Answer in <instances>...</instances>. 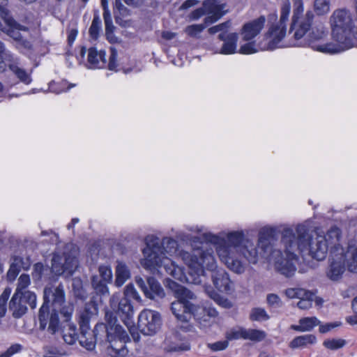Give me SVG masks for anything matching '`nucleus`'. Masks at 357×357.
I'll use <instances>...</instances> for the list:
<instances>
[{"instance_id": "7c9ffc66", "label": "nucleus", "mask_w": 357, "mask_h": 357, "mask_svg": "<svg viewBox=\"0 0 357 357\" xmlns=\"http://www.w3.org/2000/svg\"><path fill=\"white\" fill-rule=\"evenodd\" d=\"M309 291L303 288L295 287L288 288L285 290L284 294L289 299H298L303 298Z\"/></svg>"}, {"instance_id": "de8ad7c7", "label": "nucleus", "mask_w": 357, "mask_h": 357, "mask_svg": "<svg viewBox=\"0 0 357 357\" xmlns=\"http://www.w3.org/2000/svg\"><path fill=\"white\" fill-rule=\"evenodd\" d=\"M354 315L347 317V321L350 324H357V296L352 301Z\"/></svg>"}, {"instance_id": "69168bd1", "label": "nucleus", "mask_w": 357, "mask_h": 357, "mask_svg": "<svg viewBox=\"0 0 357 357\" xmlns=\"http://www.w3.org/2000/svg\"><path fill=\"white\" fill-rule=\"evenodd\" d=\"M313 301H314L316 305L317 306H321L324 303V300L320 297L316 296L315 295Z\"/></svg>"}, {"instance_id": "774afa93", "label": "nucleus", "mask_w": 357, "mask_h": 357, "mask_svg": "<svg viewBox=\"0 0 357 357\" xmlns=\"http://www.w3.org/2000/svg\"><path fill=\"white\" fill-rule=\"evenodd\" d=\"M128 6H135L137 3V0H123Z\"/></svg>"}, {"instance_id": "a19ab883", "label": "nucleus", "mask_w": 357, "mask_h": 357, "mask_svg": "<svg viewBox=\"0 0 357 357\" xmlns=\"http://www.w3.org/2000/svg\"><path fill=\"white\" fill-rule=\"evenodd\" d=\"M60 310V312L65 318V320L68 321L72 317L74 311V307L71 303H64L60 307H57V310Z\"/></svg>"}, {"instance_id": "20e7f679", "label": "nucleus", "mask_w": 357, "mask_h": 357, "mask_svg": "<svg viewBox=\"0 0 357 357\" xmlns=\"http://www.w3.org/2000/svg\"><path fill=\"white\" fill-rule=\"evenodd\" d=\"M167 285L178 299L172 303L171 310L178 321L188 322L193 317L202 326L206 327L210 324V319L218 315L216 310L208 305L192 304L190 301L195 298V294L177 282L169 280Z\"/></svg>"}, {"instance_id": "aec40b11", "label": "nucleus", "mask_w": 357, "mask_h": 357, "mask_svg": "<svg viewBox=\"0 0 357 357\" xmlns=\"http://www.w3.org/2000/svg\"><path fill=\"white\" fill-rule=\"evenodd\" d=\"M105 63L106 59L105 51H98L96 47L89 49L87 59V66L89 68H102L105 67Z\"/></svg>"}, {"instance_id": "bb28decb", "label": "nucleus", "mask_w": 357, "mask_h": 357, "mask_svg": "<svg viewBox=\"0 0 357 357\" xmlns=\"http://www.w3.org/2000/svg\"><path fill=\"white\" fill-rule=\"evenodd\" d=\"M204 289L208 296L219 305L226 308L231 306L229 301L227 298L218 294L212 287L206 286L204 287Z\"/></svg>"}, {"instance_id": "cd10ccee", "label": "nucleus", "mask_w": 357, "mask_h": 357, "mask_svg": "<svg viewBox=\"0 0 357 357\" xmlns=\"http://www.w3.org/2000/svg\"><path fill=\"white\" fill-rule=\"evenodd\" d=\"M20 303L24 304L26 307L29 305L31 308L33 309L36 307V295L30 291H25L20 296Z\"/></svg>"}, {"instance_id": "49530a36", "label": "nucleus", "mask_w": 357, "mask_h": 357, "mask_svg": "<svg viewBox=\"0 0 357 357\" xmlns=\"http://www.w3.org/2000/svg\"><path fill=\"white\" fill-rule=\"evenodd\" d=\"M341 325V322L335 321L332 323H328L326 324H319V331L321 333H326L331 331L332 329L337 328Z\"/></svg>"}, {"instance_id": "6ab92c4d", "label": "nucleus", "mask_w": 357, "mask_h": 357, "mask_svg": "<svg viewBox=\"0 0 357 357\" xmlns=\"http://www.w3.org/2000/svg\"><path fill=\"white\" fill-rule=\"evenodd\" d=\"M218 38L223 41V44L220 49L217 50L215 52L221 54H234L237 52V42L238 35L236 33H228L225 35L224 33H220Z\"/></svg>"}, {"instance_id": "0eeeda50", "label": "nucleus", "mask_w": 357, "mask_h": 357, "mask_svg": "<svg viewBox=\"0 0 357 357\" xmlns=\"http://www.w3.org/2000/svg\"><path fill=\"white\" fill-rule=\"evenodd\" d=\"M65 303V292L62 285L47 287L44 289V303L39 310L40 328L55 333L59 327L57 307Z\"/></svg>"}, {"instance_id": "e433bc0d", "label": "nucleus", "mask_w": 357, "mask_h": 357, "mask_svg": "<svg viewBox=\"0 0 357 357\" xmlns=\"http://www.w3.org/2000/svg\"><path fill=\"white\" fill-rule=\"evenodd\" d=\"M20 30H26L25 27L17 23V25L13 27L8 26L6 31L7 34L13 38L17 43L22 38L21 33H20Z\"/></svg>"}, {"instance_id": "338daca9", "label": "nucleus", "mask_w": 357, "mask_h": 357, "mask_svg": "<svg viewBox=\"0 0 357 357\" xmlns=\"http://www.w3.org/2000/svg\"><path fill=\"white\" fill-rule=\"evenodd\" d=\"M101 4L102 6L104 13L106 12V13H109L108 8H107V0H101Z\"/></svg>"}, {"instance_id": "393cba45", "label": "nucleus", "mask_w": 357, "mask_h": 357, "mask_svg": "<svg viewBox=\"0 0 357 357\" xmlns=\"http://www.w3.org/2000/svg\"><path fill=\"white\" fill-rule=\"evenodd\" d=\"M63 338L68 344H73L79 338L76 327L71 324H67L63 331Z\"/></svg>"}, {"instance_id": "13d9d810", "label": "nucleus", "mask_w": 357, "mask_h": 357, "mask_svg": "<svg viewBox=\"0 0 357 357\" xmlns=\"http://www.w3.org/2000/svg\"><path fill=\"white\" fill-rule=\"evenodd\" d=\"M114 8L119 10L121 14L127 13V8L121 3V0H115Z\"/></svg>"}, {"instance_id": "58836bf2", "label": "nucleus", "mask_w": 357, "mask_h": 357, "mask_svg": "<svg viewBox=\"0 0 357 357\" xmlns=\"http://www.w3.org/2000/svg\"><path fill=\"white\" fill-rule=\"evenodd\" d=\"M11 293L10 288H6L0 296V318L3 317L6 311V303Z\"/></svg>"}, {"instance_id": "f3484780", "label": "nucleus", "mask_w": 357, "mask_h": 357, "mask_svg": "<svg viewBox=\"0 0 357 357\" xmlns=\"http://www.w3.org/2000/svg\"><path fill=\"white\" fill-rule=\"evenodd\" d=\"M266 19L261 15L245 23L241 31V34L244 40H251L261 31L264 27Z\"/></svg>"}, {"instance_id": "39448f33", "label": "nucleus", "mask_w": 357, "mask_h": 357, "mask_svg": "<svg viewBox=\"0 0 357 357\" xmlns=\"http://www.w3.org/2000/svg\"><path fill=\"white\" fill-rule=\"evenodd\" d=\"M290 11L289 0L284 1L280 10L279 22L270 26L263 40L257 45L255 43H245L240 47L239 53L251 54L258 51L273 50L282 47V40L287 34V24L289 21Z\"/></svg>"}, {"instance_id": "bf43d9fd", "label": "nucleus", "mask_w": 357, "mask_h": 357, "mask_svg": "<svg viewBox=\"0 0 357 357\" xmlns=\"http://www.w3.org/2000/svg\"><path fill=\"white\" fill-rule=\"evenodd\" d=\"M11 265L15 266L16 268H20L23 267L22 259L20 257H14Z\"/></svg>"}, {"instance_id": "ddd939ff", "label": "nucleus", "mask_w": 357, "mask_h": 357, "mask_svg": "<svg viewBox=\"0 0 357 357\" xmlns=\"http://www.w3.org/2000/svg\"><path fill=\"white\" fill-rule=\"evenodd\" d=\"M138 326L144 335L155 334L160 326L159 313L151 310H144L139 315Z\"/></svg>"}, {"instance_id": "37998d69", "label": "nucleus", "mask_w": 357, "mask_h": 357, "mask_svg": "<svg viewBox=\"0 0 357 357\" xmlns=\"http://www.w3.org/2000/svg\"><path fill=\"white\" fill-rule=\"evenodd\" d=\"M229 346V340L218 341L213 343L208 344V347L213 351H220L225 350Z\"/></svg>"}, {"instance_id": "864d4df0", "label": "nucleus", "mask_w": 357, "mask_h": 357, "mask_svg": "<svg viewBox=\"0 0 357 357\" xmlns=\"http://www.w3.org/2000/svg\"><path fill=\"white\" fill-rule=\"evenodd\" d=\"M103 15L105 24V32L113 31L114 26L112 24L110 13H106V12H105Z\"/></svg>"}, {"instance_id": "2f4dec72", "label": "nucleus", "mask_w": 357, "mask_h": 357, "mask_svg": "<svg viewBox=\"0 0 357 357\" xmlns=\"http://www.w3.org/2000/svg\"><path fill=\"white\" fill-rule=\"evenodd\" d=\"M244 333V340H250L252 341L259 342L266 336V334L263 331L257 329H245Z\"/></svg>"}, {"instance_id": "b1692460", "label": "nucleus", "mask_w": 357, "mask_h": 357, "mask_svg": "<svg viewBox=\"0 0 357 357\" xmlns=\"http://www.w3.org/2000/svg\"><path fill=\"white\" fill-rule=\"evenodd\" d=\"M316 342L317 337L314 335L306 334L294 337L289 343V347L294 349L304 348Z\"/></svg>"}, {"instance_id": "9b49d317", "label": "nucleus", "mask_w": 357, "mask_h": 357, "mask_svg": "<svg viewBox=\"0 0 357 357\" xmlns=\"http://www.w3.org/2000/svg\"><path fill=\"white\" fill-rule=\"evenodd\" d=\"M77 266V259L75 252L64 253L61 255L55 252L52 259V271L56 275L65 274L66 276H70Z\"/></svg>"}, {"instance_id": "a18cd8bd", "label": "nucleus", "mask_w": 357, "mask_h": 357, "mask_svg": "<svg viewBox=\"0 0 357 357\" xmlns=\"http://www.w3.org/2000/svg\"><path fill=\"white\" fill-rule=\"evenodd\" d=\"M117 52L115 48L111 47L110 48V56H109V69L111 70H116L117 67Z\"/></svg>"}, {"instance_id": "f8f14e48", "label": "nucleus", "mask_w": 357, "mask_h": 357, "mask_svg": "<svg viewBox=\"0 0 357 357\" xmlns=\"http://www.w3.org/2000/svg\"><path fill=\"white\" fill-rule=\"evenodd\" d=\"M30 277L27 274H22L17 280V286L15 294L10 301V309L13 311V315L19 318L26 312V307L20 303V296L30 285Z\"/></svg>"}, {"instance_id": "c85d7f7f", "label": "nucleus", "mask_w": 357, "mask_h": 357, "mask_svg": "<svg viewBox=\"0 0 357 357\" xmlns=\"http://www.w3.org/2000/svg\"><path fill=\"white\" fill-rule=\"evenodd\" d=\"M250 318L252 321H264L269 319L270 317L265 309L255 307L250 312Z\"/></svg>"}, {"instance_id": "4468645a", "label": "nucleus", "mask_w": 357, "mask_h": 357, "mask_svg": "<svg viewBox=\"0 0 357 357\" xmlns=\"http://www.w3.org/2000/svg\"><path fill=\"white\" fill-rule=\"evenodd\" d=\"M99 276L94 275L92 278V286L96 291L100 294H107L109 293L107 283L112 282V271L111 267L107 265H102L98 268Z\"/></svg>"}, {"instance_id": "a211bd4d", "label": "nucleus", "mask_w": 357, "mask_h": 357, "mask_svg": "<svg viewBox=\"0 0 357 357\" xmlns=\"http://www.w3.org/2000/svg\"><path fill=\"white\" fill-rule=\"evenodd\" d=\"M320 40L321 39L313 41L310 45H306L305 47L311 46L312 48L315 51H317V52H319L321 53H324V54H330L340 53V52H344L345 50H349L351 48L356 47L355 46L350 44L349 43H344V44L340 41H335V43H328L323 44V45H314V43L316 41H318Z\"/></svg>"}, {"instance_id": "c03bdc74", "label": "nucleus", "mask_w": 357, "mask_h": 357, "mask_svg": "<svg viewBox=\"0 0 357 357\" xmlns=\"http://www.w3.org/2000/svg\"><path fill=\"white\" fill-rule=\"evenodd\" d=\"M230 23L229 22H226L224 23L219 24L218 25L213 26L208 29V31L210 34H215L218 32L224 33L227 35V30L229 28Z\"/></svg>"}, {"instance_id": "4c0bfd02", "label": "nucleus", "mask_w": 357, "mask_h": 357, "mask_svg": "<svg viewBox=\"0 0 357 357\" xmlns=\"http://www.w3.org/2000/svg\"><path fill=\"white\" fill-rule=\"evenodd\" d=\"M96 313V308L92 304H86L83 312L79 315V321H82L86 319L87 321H90V319L93 315Z\"/></svg>"}, {"instance_id": "ea45409f", "label": "nucleus", "mask_w": 357, "mask_h": 357, "mask_svg": "<svg viewBox=\"0 0 357 357\" xmlns=\"http://www.w3.org/2000/svg\"><path fill=\"white\" fill-rule=\"evenodd\" d=\"M101 28V20L99 17H93L91 25L89 29V33L92 38L96 39L98 36Z\"/></svg>"}, {"instance_id": "5701e85b", "label": "nucleus", "mask_w": 357, "mask_h": 357, "mask_svg": "<svg viewBox=\"0 0 357 357\" xmlns=\"http://www.w3.org/2000/svg\"><path fill=\"white\" fill-rule=\"evenodd\" d=\"M115 277V285L118 287H121L130 278V271L125 263L117 262Z\"/></svg>"}, {"instance_id": "e2e57ef3", "label": "nucleus", "mask_w": 357, "mask_h": 357, "mask_svg": "<svg viewBox=\"0 0 357 357\" xmlns=\"http://www.w3.org/2000/svg\"><path fill=\"white\" fill-rule=\"evenodd\" d=\"M105 34H106V37L107 38V40L110 42V43H115L116 42L117 40V38L114 36V35L113 34V31H108V32H105Z\"/></svg>"}, {"instance_id": "6e6d98bb", "label": "nucleus", "mask_w": 357, "mask_h": 357, "mask_svg": "<svg viewBox=\"0 0 357 357\" xmlns=\"http://www.w3.org/2000/svg\"><path fill=\"white\" fill-rule=\"evenodd\" d=\"M20 271V270L19 268L10 264V268L7 273L8 279L10 280H14L18 275Z\"/></svg>"}, {"instance_id": "f03ea898", "label": "nucleus", "mask_w": 357, "mask_h": 357, "mask_svg": "<svg viewBox=\"0 0 357 357\" xmlns=\"http://www.w3.org/2000/svg\"><path fill=\"white\" fill-rule=\"evenodd\" d=\"M312 230L310 220L296 225V234L291 227L284 226L281 233V244L284 249V254L280 250L273 249L268 242L270 249L267 250L263 259L273 264L280 273L290 277L296 270L297 250L321 261L326 258L330 247L329 265L326 270V276L332 281H338L345 271L344 248L340 243V229L337 227H332L325 233L317 229L315 231L316 238L314 239L310 238V232Z\"/></svg>"}, {"instance_id": "680f3d73", "label": "nucleus", "mask_w": 357, "mask_h": 357, "mask_svg": "<svg viewBox=\"0 0 357 357\" xmlns=\"http://www.w3.org/2000/svg\"><path fill=\"white\" fill-rule=\"evenodd\" d=\"M176 34L170 31H164L162 34L163 38L166 40H172L175 37Z\"/></svg>"}, {"instance_id": "09e8293b", "label": "nucleus", "mask_w": 357, "mask_h": 357, "mask_svg": "<svg viewBox=\"0 0 357 357\" xmlns=\"http://www.w3.org/2000/svg\"><path fill=\"white\" fill-rule=\"evenodd\" d=\"M267 303L269 305L273 307H279L281 305L280 298L275 294H270L266 298Z\"/></svg>"}, {"instance_id": "c9c22d12", "label": "nucleus", "mask_w": 357, "mask_h": 357, "mask_svg": "<svg viewBox=\"0 0 357 357\" xmlns=\"http://www.w3.org/2000/svg\"><path fill=\"white\" fill-rule=\"evenodd\" d=\"M206 26L205 23L192 24L185 28V32L191 37H198Z\"/></svg>"}, {"instance_id": "603ef678", "label": "nucleus", "mask_w": 357, "mask_h": 357, "mask_svg": "<svg viewBox=\"0 0 357 357\" xmlns=\"http://www.w3.org/2000/svg\"><path fill=\"white\" fill-rule=\"evenodd\" d=\"M80 326V335H87V334H93V331L91 330L89 326V321H87L86 319L82 321H79Z\"/></svg>"}, {"instance_id": "9d476101", "label": "nucleus", "mask_w": 357, "mask_h": 357, "mask_svg": "<svg viewBox=\"0 0 357 357\" xmlns=\"http://www.w3.org/2000/svg\"><path fill=\"white\" fill-rule=\"evenodd\" d=\"M225 8L226 4L220 3L216 0H205L203 2V7L193 10L189 18L190 20H197L206 14L204 23L209 25L217 22L226 13Z\"/></svg>"}, {"instance_id": "8fccbe9b", "label": "nucleus", "mask_w": 357, "mask_h": 357, "mask_svg": "<svg viewBox=\"0 0 357 357\" xmlns=\"http://www.w3.org/2000/svg\"><path fill=\"white\" fill-rule=\"evenodd\" d=\"M21 349L20 344L11 345L5 352L0 355V357H11L14 354L18 353Z\"/></svg>"}, {"instance_id": "a878e982", "label": "nucleus", "mask_w": 357, "mask_h": 357, "mask_svg": "<svg viewBox=\"0 0 357 357\" xmlns=\"http://www.w3.org/2000/svg\"><path fill=\"white\" fill-rule=\"evenodd\" d=\"M331 0H314L313 9L317 16L327 15L331 10Z\"/></svg>"}, {"instance_id": "3c124183", "label": "nucleus", "mask_w": 357, "mask_h": 357, "mask_svg": "<svg viewBox=\"0 0 357 357\" xmlns=\"http://www.w3.org/2000/svg\"><path fill=\"white\" fill-rule=\"evenodd\" d=\"M44 271V266L42 264H36L33 266L32 272L33 278L35 280H40L42 277L43 272Z\"/></svg>"}, {"instance_id": "423d86ee", "label": "nucleus", "mask_w": 357, "mask_h": 357, "mask_svg": "<svg viewBox=\"0 0 357 357\" xmlns=\"http://www.w3.org/2000/svg\"><path fill=\"white\" fill-rule=\"evenodd\" d=\"M354 12L346 7L335 8L328 18L334 41L357 47V0H354Z\"/></svg>"}, {"instance_id": "052dcab7", "label": "nucleus", "mask_w": 357, "mask_h": 357, "mask_svg": "<svg viewBox=\"0 0 357 357\" xmlns=\"http://www.w3.org/2000/svg\"><path fill=\"white\" fill-rule=\"evenodd\" d=\"M77 36V31L74 29H70L68 33V43L70 44H72L75 41Z\"/></svg>"}, {"instance_id": "5fc2aeb1", "label": "nucleus", "mask_w": 357, "mask_h": 357, "mask_svg": "<svg viewBox=\"0 0 357 357\" xmlns=\"http://www.w3.org/2000/svg\"><path fill=\"white\" fill-rule=\"evenodd\" d=\"M31 43L24 39H21L17 42V47L18 49H20L22 52H24L26 50H30L31 48Z\"/></svg>"}, {"instance_id": "0e129e2a", "label": "nucleus", "mask_w": 357, "mask_h": 357, "mask_svg": "<svg viewBox=\"0 0 357 357\" xmlns=\"http://www.w3.org/2000/svg\"><path fill=\"white\" fill-rule=\"evenodd\" d=\"M61 84L63 86L62 89H61L59 91L53 90V91L56 93H61V92L67 91L70 88H72V87H73L75 86V84H70V85H68V86L66 89H65L64 86L66 85V82H62Z\"/></svg>"}, {"instance_id": "4be33fe9", "label": "nucleus", "mask_w": 357, "mask_h": 357, "mask_svg": "<svg viewBox=\"0 0 357 357\" xmlns=\"http://www.w3.org/2000/svg\"><path fill=\"white\" fill-rule=\"evenodd\" d=\"M344 261L349 271L357 273V247L349 245L344 249Z\"/></svg>"}, {"instance_id": "c756f323", "label": "nucleus", "mask_w": 357, "mask_h": 357, "mask_svg": "<svg viewBox=\"0 0 357 357\" xmlns=\"http://www.w3.org/2000/svg\"><path fill=\"white\" fill-rule=\"evenodd\" d=\"M79 342L80 345L87 350H93L95 348L96 339L94 334L80 335Z\"/></svg>"}, {"instance_id": "473e14b6", "label": "nucleus", "mask_w": 357, "mask_h": 357, "mask_svg": "<svg viewBox=\"0 0 357 357\" xmlns=\"http://www.w3.org/2000/svg\"><path fill=\"white\" fill-rule=\"evenodd\" d=\"M66 353L61 349L54 346H46L43 349V357H65Z\"/></svg>"}, {"instance_id": "72a5a7b5", "label": "nucleus", "mask_w": 357, "mask_h": 357, "mask_svg": "<svg viewBox=\"0 0 357 357\" xmlns=\"http://www.w3.org/2000/svg\"><path fill=\"white\" fill-rule=\"evenodd\" d=\"M314 298V294L310 291L301 298L297 303V307L301 310H308L312 307Z\"/></svg>"}, {"instance_id": "6e6552de", "label": "nucleus", "mask_w": 357, "mask_h": 357, "mask_svg": "<svg viewBox=\"0 0 357 357\" xmlns=\"http://www.w3.org/2000/svg\"><path fill=\"white\" fill-rule=\"evenodd\" d=\"M129 298H132L138 302L142 301L139 294L132 284H129L126 287L124 297L121 298L120 294L116 293L113 294L110 298L111 308L122 319H128V321L134 314L133 307L128 299Z\"/></svg>"}, {"instance_id": "1a4fd4ad", "label": "nucleus", "mask_w": 357, "mask_h": 357, "mask_svg": "<svg viewBox=\"0 0 357 357\" xmlns=\"http://www.w3.org/2000/svg\"><path fill=\"white\" fill-rule=\"evenodd\" d=\"M106 331L107 340L110 343L111 355L113 357H127L129 351L126 343L130 338L122 326L109 324Z\"/></svg>"}, {"instance_id": "7ed1b4c3", "label": "nucleus", "mask_w": 357, "mask_h": 357, "mask_svg": "<svg viewBox=\"0 0 357 357\" xmlns=\"http://www.w3.org/2000/svg\"><path fill=\"white\" fill-rule=\"evenodd\" d=\"M293 13L289 35L294 46H306L324 39L328 31L324 25L313 26L314 14L311 9L305 11L303 0H292Z\"/></svg>"}, {"instance_id": "f704fd0d", "label": "nucleus", "mask_w": 357, "mask_h": 357, "mask_svg": "<svg viewBox=\"0 0 357 357\" xmlns=\"http://www.w3.org/2000/svg\"><path fill=\"white\" fill-rule=\"evenodd\" d=\"M245 328L241 327H234L226 333V338L229 340L244 339Z\"/></svg>"}, {"instance_id": "2eb2a0df", "label": "nucleus", "mask_w": 357, "mask_h": 357, "mask_svg": "<svg viewBox=\"0 0 357 357\" xmlns=\"http://www.w3.org/2000/svg\"><path fill=\"white\" fill-rule=\"evenodd\" d=\"M135 282L144 294L145 296L150 299L163 298L165 292L160 283L153 278L147 280L148 286L144 280L140 277L135 278Z\"/></svg>"}, {"instance_id": "412c9836", "label": "nucleus", "mask_w": 357, "mask_h": 357, "mask_svg": "<svg viewBox=\"0 0 357 357\" xmlns=\"http://www.w3.org/2000/svg\"><path fill=\"white\" fill-rule=\"evenodd\" d=\"M320 324V320L316 317H306L300 319L298 324L291 325V328L298 332H308Z\"/></svg>"}, {"instance_id": "4d7b16f0", "label": "nucleus", "mask_w": 357, "mask_h": 357, "mask_svg": "<svg viewBox=\"0 0 357 357\" xmlns=\"http://www.w3.org/2000/svg\"><path fill=\"white\" fill-rule=\"evenodd\" d=\"M198 3H199L198 0H186L181 6L180 9L181 10L188 9L191 7L196 6Z\"/></svg>"}, {"instance_id": "79ce46f5", "label": "nucleus", "mask_w": 357, "mask_h": 357, "mask_svg": "<svg viewBox=\"0 0 357 357\" xmlns=\"http://www.w3.org/2000/svg\"><path fill=\"white\" fill-rule=\"evenodd\" d=\"M345 344L344 340L341 339L326 340L323 344L329 349H337L342 347Z\"/></svg>"}, {"instance_id": "dca6fc26", "label": "nucleus", "mask_w": 357, "mask_h": 357, "mask_svg": "<svg viewBox=\"0 0 357 357\" xmlns=\"http://www.w3.org/2000/svg\"><path fill=\"white\" fill-rule=\"evenodd\" d=\"M217 266L211 271L213 282L215 287L221 292L231 294L234 290V284L231 281L229 274L222 268L215 271Z\"/></svg>"}, {"instance_id": "f257e3e1", "label": "nucleus", "mask_w": 357, "mask_h": 357, "mask_svg": "<svg viewBox=\"0 0 357 357\" xmlns=\"http://www.w3.org/2000/svg\"><path fill=\"white\" fill-rule=\"evenodd\" d=\"M186 231H178L176 238L186 243L192 248V253L181 250L178 255L188 266L189 272L185 275L183 269L177 266L169 257L178 251L176 240L170 237L160 238L154 235H148L145 238L146 246L142 250V266L153 273H161L163 269L174 279L194 284H200L205 278L204 271H213L216 267V259L213 248L210 246H199L202 238L213 245L220 261L227 268L237 274L245 271V266L238 258L244 257L248 262L255 264L265 256L270 249L268 240L274 236L276 227L266 226L259 234L257 243L245 238L243 230L222 231L214 234L208 231L202 225H188Z\"/></svg>"}]
</instances>
